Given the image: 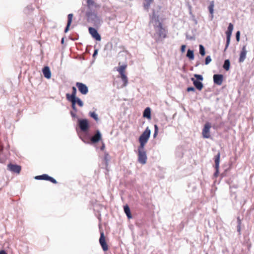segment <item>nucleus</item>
<instances>
[{"instance_id":"nucleus-46","label":"nucleus","mask_w":254,"mask_h":254,"mask_svg":"<svg viewBox=\"0 0 254 254\" xmlns=\"http://www.w3.org/2000/svg\"><path fill=\"white\" fill-rule=\"evenodd\" d=\"M0 254H7L6 253V252L2 250V251H0Z\"/></svg>"},{"instance_id":"nucleus-25","label":"nucleus","mask_w":254,"mask_h":254,"mask_svg":"<svg viewBox=\"0 0 254 254\" xmlns=\"http://www.w3.org/2000/svg\"><path fill=\"white\" fill-rule=\"evenodd\" d=\"M140 142V145L138 148V151H146L144 149V146L147 142H145L143 141H139Z\"/></svg>"},{"instance_id":"nucleus-9","label":"nucleus","mask_w":254,"mask_h":254,"mask_svg":"<svg viewBox=\"0 0 254 254\" xmlns=\"http://www.w3.org/2000/svg\"><path fill=\"white\" fill-rule=\"evenodd\" d=\"M86 15L88 20L92 22L95 23L99 20L97 13L94 12H88L86 13Z\"/></svg>"},{"instance_id":"nucleus-6","label":"nucleus","mask_w":254,"mask_h":254,"mask_svg":"<svg viewBox=\"0 0 254 254\" xmlns=\"http://www.w3.org/2000/svg\"><path fill=\"white\" fill-rule=\"evenodd\" d=\"M76 86L78 88L79 92L83 95H86L88 92L87 86L84 83L81 82H76Z\"/></svg>"},{"instance_id":"nucleus-37","label":"nucleus","mask_w":254,"mask_h":254,"mask_svg":"<svg viewBox=\"0 0 254 254\" xmlns=\"http://www.w3.org/2000/svg\"><path fill=\"white\" fill-rule=\"evenodd\" d=\"M237 221H238V226H237V230L238 232L240 231L241 230V221L239 217L237 218Z\"/></svg>"},{"instance_id":"nucleus-10","label":"nucleus","mask_w":254,"mask_h":254,"mask_svg":"<svg viewBox=\"0 0 254 254\" xmlns=\"http://www.w3.org/2000/svg\"><path fill=\"white\" fill-rule=\"evenodd\" d=\"M247 52V46L246 45H244L242 47L241 51L240 54V57L239 59V63H243L245 60Z\"/></svg>"},{"instance_id":"nucleus-38","label":"nucleus","mask_w":254,"mask_h":254,"mask_svg":"<svg viewBox=\"0 0 254 254\" xmlns=\"http://www.w3.org/2000/svg\"><path fill=\"white\" fill-rule=\"evenodd\" d=\"M47 181H49L54 184H56L57 183V181L54 178H53L49 176H48Z\"/></svg>"},{"instance_id":"nucleus-29","label":"nucleus","mask_w":254,"mask_h":254,"mask_svg":"<svg viewBox=\"0 0 254 254\" xmlns=\"http://www.w3.org/2000/svg\"><path fill=\"white\" fill-rule=\"evenodd\" d=\"M187 56L190 60L194 59L193 51L190 50H188L187 54Z\"/></svg>"},{"instance_id":"nucleus-45","label":"nucleus","mask_w":254,"mask_h":254,"mask_svg":"<svg viewBox=\"0 0 254 254\" xmlns=\"http://www.w3.org/2000/svg\"><path fill=\"white\" fill-rule=\"evenodd\" d=\"M97 53H98V50H95L94 51V53H93V57H94L97 54Z\"/></svg>"},{"instance_id":"nucleus-13","label":"nucleus","mask_w":254,"mask_h":254,"mask_svg":"<svg viewBox=\"0 0 254 254\" xmlns=\"http://www.w3.org/2000/svg\"><path fill=\"white\" fill-rule=\"evenodd\" d=\"M223 80V76L222 74H214L213 75V81L214 83L221 85Z\"/></svg>"},{"instance_id":"nucleus-14","label":"nucleus","mask_w":254,"mask_h":254,"mask_svg":"<svg viewBox=\"0 0 254 254\" xmlns=\"http://www.w3.org/2000/svg\"><path fill=\"white\" fill-rule=\"evenodd\" d=\"M7 167L8 170L15 173H19L21 170V167L19 165L9 164Z\"/></svg>"},{"instance_id":"nucleus-5","label":"nucleus","mask_w":254,"mask_h":254,"mask_svg":"<svg viewBox=\"0 0 254 254\" xmlns=\"http://www.w3.org/2000/svg\"><path fill=\"white\" fill-rule=\"evenodd\" d=\"M151 131L148 127H147L139 138V141L147 142L150 137Z\"/></svg>"},{"instance_id":"nucleus-42","label":"nucleus","mask_w":254,"mask_h":254,"mask_svg":"<svg viewBox=\"0 0 254 254\" xmlns=\"http://www.w3.org/2000/svg\"><path fill=\"white\" fill-rule=\"evenodd\" d=\"M185 48H186V45H183L181 46V51L182 52H184L185 50Z\"/></svg>"},{"instance_id":"nucleus-48","label":"nucleus","mask_w":254,"mask_h":254,"mask_svg":"<svg viewBox=\"0 0 254 254\" xmlns=\"http://www.w3.org/2000/svg\"><path fill=\"white\" fill-rule=\"evenodd\" d=\"M104 147H105V146L104 145H103L101 147V150H103L104 149Z\"/></svg>"},{"instance_id":"nucleus-26","label":"nucleus","mask_w":254,"mask_h":254,"mask_svg":"<svg viewBox=\"0 0 254 254\" xmlns=\"http://www.w3.org/2000/svg\"><path fill=\"white\" fill-rule=\"evenodd\" d=\"M126 67L127 65L125 64L121 66L117 69V71L120 73L121 75L125 74V70Z\"/></svg>"},{"instance_id":"nucleus-35","label":"nucleus","mask_w":254,"mask_h":254,"mask_svg":"<svg viewBox=\"0 0 254 254\" xmlns=\"http://www.w3.org/2000/svg\"><path fill=\"white\" fill-rule=\"evenodd\" d=\"M68 101L71 102L72 109L74 110V111L75 112H77V109H76V107L75 106L76 104H75V100H68Z\"/></svg>"},{"instance_id":"nucleus-40","label":"nucleus","mask_w":254,"mask_h":254,"mask_svg":"<svg viewBox=\"0 0 254 254\" xmlns=\"http://www.w3.org/2000/svg\"><path fill=\"white\" fill-rule=\"evenodd\" d=\"M187 91L188 92H190V91H195V89L194 87H188L187 88Z\"/></svg>"},{"instance_id":"nucleus-50","label":"nucleus","mask_w":254,"mask_h":254,"mask_svg":"<svg viewBox=\"0 0 254 254\" xmlns=\"http://www.w3.org/2000/svg\"><path fill=\"white\" fill-rule=\"evenodd\" d=\"M206 254H208V253H206Z\"/></svg>"},{"instance_id":"nucleus-41","label":"nucleus","mask_w":254,"mask_h":254,"mask_svg":"<svg viewBox=\"0 0 254 254\" xmlns=\"http://www.w3.org/2000/svg\"><path fill=\"white\" fill-rule=\"evenodd\" d=\"M70 115H71V117L72 118H75L77 117L76 114V112H73L72 111H71L70 112Z\"/></svg>"},{"instance_id":"nucleus-39","label":"nucleus","mask_w":254,"mask_h":254,"mask_svg":"<svg viewBox=\"0 0 254 254\" xmlns=\"http://www.w3.org/2000/svg\"><path fill=\"white\" fill-rule=\"evenodd\" d=\"M240 32L239 31H237L236 34V40L238 42L240 41Z\"/></svg>"},{"instance_id":"nucleus-11","label":"nucleus","mask_w":254,"mask_h":254,"mask_svg":"<svg viewBox=\"0 0 254 254\" xmlns=\"http://www.w3.org/2000/svg\"><path fill=\"white\" fill-rule=\"evenodd\" d=\"M89 32L91 36L97 41H100L101 39L100 34L98 33L97 30L93 27L89 28Z\"/></svg>"},{"instance_id":"nucleus-23","label":"nucleus","mask_w":254,"mask_h":254,"mask_svg":"<svg viewBox=\"0 0 254 254\" xmlns=\"http://www.w3.org/2000/svg\"><path fill=\"white\" fill-rule=\"evenodd\" d=\"M87 5L89 8H91L92 7H99V6L96 4L94 1V0H87Z\"/></svg>"},{"instance_id":"nucleus-31","label":"nucleus","mask_w":254,"mask_h":254,"mask_svg":"<svg viewBox=\"0 0 254 254\" xmlns=\"http://www.w3.org/2000/svg\"><path fill=\"white\" fill-rule=\"evenodd\" d=\"M104 159V161H105L106 166H107L108 165V162L109 161V160L110 159V155L108 153H107V152L105 153Z\"/></svg>"},{"instance_id":"nucleus-16","label":"nucleus","mask_w":254,"mask_h":254,"mask_svg":"<svg viewBox=\"0 0 254 254\" xmlns=\"http://www.w3.org/2000/svg\"><path fill=\"white\" fill-rule=\"evenodd\" d=\"M101 138V134L99 130L96 131V134L91 137V140L92 142H98Z\"/></svg>"},{"instance_id":"nucleus-47","label":"nucleus","mask_w":254,"mask_h":254,"mask_svg":"<svg viewBox=\"0 0 254 254\" xmlns=\"http://www.w3.org/2000/svg\"><path fill=\"white\" fill-rule=\"evenodd\" d=\"M157 134H158V132L157 131H156V132L154 131V134H153L154 138H155Z\"/></svg>"},{"instance_id":"nucleus-49","label":"nucleus","mask_w":254,"mask_h":254,"mask_svg":"<svg viewBox=\"0 0 254 254\" xmlns=\"http://www.w3.org/2000/svg\"><path fill=\"white\" fill-rule=\"evenodd\" d=\"M61 42H62V43H63V44L64 43V38H63L62 39Z\"/></svg>"},{"instance_id":"nucleus-21","label":"nucleus","mask_w":254,"mask_h":254,"mask_svg":"<svg viewBox=\"0 0 254 254\" xmlns=\"http://www.w3.org/2000/svg\"><path fill=\"white\" fill-rule=\"evenodd\" d=\"M143 116L145 118L150 119L151 118V110L150 108H146L143 113Z\"/></svg>"},{"instance_id":"nucleus-2","label":"nucleus","mask_w":254,"mask_h":254,"mask_svg":"<svg viewBox=\"0 0 254 254\" xmlns=\"http://www.w3.org/2000/svg\"><path fill=\"white\" fill-rule=\"evenodd\" d=\"M194 76L196 78L195 79L194 78H191V80L193 82V84L195 88L198 90L200 91L203 88V84L200 81L203 79V76L200 74H195Z\"/></svg>"},{"instance_id":"nucleus-36","label":"nucleus","mask_w":254,"mask_h":254,"mask_svg":"<svg viewBox=\"0 0 254 254\" xmlns=\"http://www.w3.org/2000/svg\"><path fill=\"white\" fill-rule=\"evenodd\" d=\"M211 62V58L210 56H207L205 60V64L207 65Z\"/></svg>"},{"instance_id":"nucleus-4","label":"nucleus","mask_w":254,"mask_h":254,"mask_svg":"<svg viewBox=\"0 0 254 254\" xmlns=\"http://www.w3.org/2000/svg\"><path fill=\"white\" fill-rule=\"evenodd\" d=\"M211 127V125L209 123H206L205 124L202 131V134L204 138H209L210 137V129Z\"/></svg>"},{"instance_id":"nucleus-27","label":"nucleus","mask_w":254,"mask_h":254,"mask_svg":"<svg viewBox=\"0 0 254 254\" xmlns=\"http://www.w3.org/2000/svg\"><path fill=\"white\" fill-rule=\"evenodd\" d=\"M121 78L122 79V81L124 83L123 84V87H125L127 85L128 83V79L127 76L126 75V74H123L121 75Z\"/></svg>"},{"instance_id":"nucleus-44","label":"nucleus","mask_w":254,"mask_h":254,"mask_svg":"<svg viewBox=\"0 0 254 254\" xmlns=\"http://www.w3.org/2000/svg\"><path fill=\"white\" fill-rule=\"evenodd\" d=\"M100 238L101 239H103V238H105V237H104V233L103 232H101V235H100Z\"/></svg>"},{"instance_id":"nucleus-1","label":"nucleus","mask_w":254,"mask_h":254,"mask_svg":"<svg viewBox=\"0 0 254 254\" xmlns=\"http://www.w3.org/2000/svg\"><path fill=\"white\" fill-rule=\"evenodd\" d=\"M150 24L153 27L155 32L153 34L152 37L156 42L166 37V31L163 27L162 23L159 21V17L155 14H153L151 18Z\"/></svg>"},{"instance_id":"nucleus-12","label":"nucleus","mask_w":254,"mask_h":254,"mask_svg":"<svg viewBox=\"0 0 254 254\" xmlns=\"http://www.w3.org/2000/svg\"><path fill=\"white\" fill-rule=\"evenodd\" d=\"M79 126L82 131H86L88 128V122L86 119L79 120Z\"/></svg>"},{"instance_id":"nucleus-22","label":"nucleus","mask_w":254,"mask_h":254,"mask_svg":"<svg viewBox=\"0 0 254 254\" xmlns=\"http://www.w3.org/2000/svg\"><path fill=\"white\" fill-rule=\"evenodd\" d=\"M214 1H211L210 2V4L208 6L209 11L211 15V19L213 18V13H214Z\"/></svg>"},{"instance_id":"nucleus-33","label":"nucleus","mask_w":254,"mask_h":254,"mask_svg":"<svg viewBox=\"0 0 254 254\" xmlns=\"http://www.w3.org/2000/svg\"><path fill=\"white\" fill-rule=\"evenodd\" d=\"M75 104L77 103L78 106L80 107H82L84 105L83 102L79 98L76 97L75 98Z\"/></svg>"},{"instance_id":"nucleus-20","label":"nucleus","mask_w":254,"mask_h":254,"mask_svg":"<svg viewBox=\"0 0 254 254\" xmlns=\"http://www.w3.org/2000/svg\"><path fill=\"white\" fill-rule=\"evenodd\" d=\"M153 1L154 0H144L143 4L144 9L148 10Z\"/></svg>"},{"instance_id":"nucleus-34","label":"nucleus","mask_w":254,"mask_h":254,"mask_svg":"<svg viewBox=\"0 0 254 254\" xmlns=\"http://www.w3.org/2000/svg\"><path fill=\"white\" fill-rule=\"evenodd\" d=\"M89 116L91 118H93L96 121H98L99 120L98 115L95 112H89Z\"/></svg>"},{"instance_id":"nucleus-8","label":"nucleus","mask_w":254,"mask_h":254,"mask_svg":"<svg viewBox=\"0 0 254 254\" xmlns=\"http://www.w3.org/2000/svg\"><path fill=\"white\" fill-rule=\"evenodd\" d=\"M220 158V153H218L215 157V172L214 174L215 177H217L219 174V168Z\"/></svg>"},{"instance_id":"nucleus-30","label":"nucleus","mask_w":254,"mask_h":254,"mask_svg":"<svg viewBox=\"0 0 254 254\" xmlns=\"http://www.w3.org/2000/svg\"><path fill=\"white\" fill-rule=\"evenodd\" d=\"M47 174H43L42 175L37 176L35 177V179L36 180H47V177H48Z\"/></svg>"},{"instance_id":"nucleus-15","label":"nucleus","mask_w":254,"mask_h":254,"mask_svg":"<svg viewBox=\"0 0 254 254\" xmlns=\"http://www.w3.org/2000/svg\"><path fill=\"white\" fill-rule=\"evenodd\" d=\"M72 93L71 94L68 93L66 94V97L67 100H75V98H76V88L75 87H72Z\"/></svg>"},{"instance_id":"nucleus-24","label":"nucleus","mask_w":254,"mask_h":254,"mask_svg":"<svg viewBox=\"0 0 254 254\" xmlns=\"http://www.w3.org/2000/svg\"><path fill=\"white\" fill-rule=\"evenodd\" d=\"M124 211L128 219H130L132 218V216L130 213V208L127 205H126V206H124Z\"/></svg>"},{"instance_id":"nucleus-28","label":"nucleus","mask_w":254,"mask_h":254,"mask_svg":"<svg viewBox=\"0 0 254 254\" xmlns=\"http://www.w3.org/2000/svg\"><path fill=\"white\" fill-rule=\"evenodd\" d=\"M230 62L229 60H226L223 64V68L227 71L230 69Z\"/></svg>"},{"instance_id":"nucleus-3","label":"nucleus","mask_w":254,"mask_h":254,"mask_svg":"<svg viewBox=\"0 0 254 254\" xmlns=\"http://www.w3.org/2000/svg\"><path fill=\"white\" fill-rule=\"evenodd\" d=\"M234 26L233 25L230 23L229 24V26L228 27V29L227 31L226 32V44L225 46V48L224 49V51H225L228 47H229V45L230 43V40H231V37L232 33V31L233 30Z\"/></svg>"},{"instance_id":"nucleus-19","label":"nucleus","mask_w":254,"mask_h":254,"mask_svg":"<svg viewBox=\"0 0 254 254\" xmlns=\"http://www.w3.org/2000/svg\"><path fill=\"white\" fill-rule=\"evenodd\" d=\"M99 242L103 251H107L108 250V247L106 239H99Z\"/></svg>"},{"instance_id":"nucleus-17","label":"nucleus","mask_w":254,"mask_h":254,"mask_svg":"<svg viewBox=\"0 0 254 254\" xmlns=\"http://www.w3.org/2000/svg\"><path fill=\"white\" fill-rule=\"evenodd\" d=\"M43 73L47 79H49L51 77V72L50 68L48 66H45L43 69Z\"/></svg>"},{"instance_id":"nucleus-43","label":"nucleus","mask_w":254,"mask_h":254,"mask_svg":"<svg viewBox=\"0 0 254 254\" xmlns=\"http://www.w3.org/2000/svg\"><path fill=\"white\" fill-rule=\"evenodd\" d=\"M154 131H158V126L156 125H154Z\"/></svg>"},{"instance_id":"nucleus-18","label":"nucleus","mask_w":254,"mask_h":254,"mask_svg":"<svg viewBox=\"0 0 254 254\" xmlns=\"http://www.w3.org/2000/svg\"><path fill=\"white\" fill-rule=\"evenodd\" d=\"M72 17H73V14L72 13H70L67 15V19H67V25L64 29L65 33H66L69 30V26L71 23V22H72Z\"/></svg>"},{"instance_id":"nucleus-32","label":"nucleus","mask_w":254,"mask_h":254,"mask_svg":"<svg viewBox=\"0 0 254 254\" xmlns=\"http://www.w3.org/2000/svg\"><path fill=\"white\" fill-rule=\"evenodd\" d=\"M199 53L202 56H204L205 54V51L204 46L202 45H199Z\"/></svg>"},{"instance_id":"nucleus-7","label":"nucleus","mask_w":254,"mask_h":254,"mask_svg":"<svg viewBox=\"0 0 254 254\" xmlns=\"http://www.w3.org/2000/svg\"><path fill=\"white\" fill-rule=\"evenodd\" d=\"M147 158L146 151H138V161L139 163L142 165L146 164Z\"/></svg>"}]
</instances>
